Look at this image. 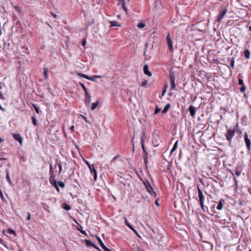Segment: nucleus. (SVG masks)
<instances>
[{
  "instance_id": "49",
  "label": "nucleus",
  "mask_w": 251,
  "mask_h": 251,
  "mask_svg": "<svg viewBox=\"0 0 251 251\" xmlns=\"http://www.w3.org/2000/svg\"><path fill=\"white\" fill-rule=\"evenodd\" d=\"M167 85H166V86H165V88H164V89L162 91V96H163L164 95V94H165V93L166 92V89H167Z\"/></svg>"
},
{
  "instance_id": "22",
  "label": "nucleus",
  "mask_w": 251,
  "mask_h": 251,
  "mask_svg": "<svg viewBox=\"0 0 251 251\" xmlns=\"http://www.w3.org/2000/svg\"><path fill=\"white\" fill-rule=\"evenodd\" d=\"M170 107H171V104L170 103H168L167 104H166V106H165L164 108L162 110V113H167V112L168 111L169 109L170 108Z\"/></svg>"
},
{
  "instance_id": "35",
  "label": "nucleus",
  "mask_w": 251,
  "mask_h": 251,
  "mask_svg": "<svg viewBox=\"0 0 251 251\" xmlns=\"http://www.w3.org/2000/svg\"><path fill=\"white\" fill-rule=\"evenodd\" d=\"M57 185H58L62 188H63L65 187V184L62 181H59L57 182Z\"/></svg>"
},
{
  "instance_id": "7",
  "label": "nucleus",
  "mask_w": 251,
  "mask_h": 251,
  "mask_svg": "<svg viewBox=\"0 0 251 251\" xmlns=\"http://www.w3.org/2000/svg\"><path fill=\"white\" fill-rule=\"evenodd\" d=\"M227 9L226 8H222L220 11V13L219 15V17L217 19V22H219L222 21V20L223 19L225 15L227 13Z\"/></svg>"
},
{
  "instance_id": "52",
  "label": "nucleus",
  "mask_w": 251,
  "mask_h": 251,
  "mask_svg": "<svg viewBox=\"0 0 251 251\" xmlns=\"http://www.w3.org/2000/svg\"><path fill=\"white\" fill-rule=\"evenodd\" d=\"M81 117L83 118V119L86 123H89V121L85 116L81 115Z\"/></svg>"
},
{
  "instance_id": "45",
  "label": "nucleus",
  "mask_w": 251,
  "mask_h": 251,
  "mask_svg": "<svg viewBox=\"0 0 251 251\" xmlns=\"http://www.w3.org/2000/svg\"><path fill=\"white\" fill-rule=\"evenodd\" d=\"M42 205L45 210H48V208H49L48 205H47L46 203H42Z\"/></svg>"
},
{
  "instance_id": "54",
  "label": "nucleus",
  "mask_w": 251,
  "mask_h": 251,
  "mask_svg": "<svg viewBox=\"0 0 251 251\" xmlns=\"http://www.w3.org/2000/svg\"><path fill=\"white\" fill-rule=\"evenodd\" d=\"M92 246L93 247H94V248H95L96 249H97V250H98L100 251V250L99 249V248H98V247H97L95 244H94V243H93V244H92Z\"/></svg>"
},
{
  "instance_id": "55",
  "label": "nucleus",
  "mask_w": 251,
  "mask_h": 251,
  "mask_svg": "<svg viewBox=\"0 0 251 251\" xmlns=\"http://www.w3.org/2000/svg\"><path fill=\"white\" fill-rule=\"evenodd\" d=\"M0 98L2 100H4V96L1 92H0Z\"/></svg>"
},
{
  "instance_id": "29",
  "label": "nucleus",
  "mask_w": 251,
  "mask_h": 251,
  "mask_svg": "<svg viewBox=\"0 0 251 251\" xmlns=\"http://www.w3.org/2000/svg\"><path fill=\"white\" fill-rule=\"evenodd\" d=\"M14 8L15 10L17 11L19 14H22V12L20 8V7L18 5L14 6Z\"/></svg>"
},
{
  "instance_id": "34",
  "label": "nucleus",
  "mask_w": 251,
  "mask_h": 251,
  "mask_svg": "<svg viewBox=\"0 0 251 251\" xmlns=\"http://www.w3.org/2000/svg\"><path fill=\"white\" fill-rule=\"evenodd\" d=\"M146 25L144 23H139L137 25V27L139 28H142L145 27Z\"/></svg>"
},
{
  "instance_id": "32",
  "label": "nucleus",
  "mask_w": 251,
  "mask_h": 251,
  "mask_svg": "<svg viewBox=\"0 0 251 251\" xmlns=\"http://www.w3.org/2000/svg\"><path fill=\"white\" fill-rule=\"evenodd\" d=\"M87 246H92L93 243L91 242L90 240L86 239L84 240Z\"/></svg>"
},
{
  "instance_id": "59",
  "label": "nucleus",
  "mask_w": 251,
  "mask_h": 251,
  "mask_svg": "<svg viewBox=\"0 0 251 251\" xmlns=\"http://www.w3.org/2000/svg\"><path fill=\"white\" fill-rule=\"evenodd\" d=\"M30 216H31V215H30V213H28V217H27V219H28V220H29L30 219Z\"/></svg>"
},
{
  "instance_id": "62",
  "label": "nucleus",
  "mask_w": 251,
  "mask_h": 251,
  "mask_svg": "<svg viewBox=\"0 0 251 251\" xmlns=\"http://www.w3.org/2000/svg\"><path fill=\"white\" fill-rule=\"evenodd\" d=\"M137 251H143V250L140 249L139 247H137Z\"/></svg>"
},
{
  "instance_id": "10",
  "label": "nucleus",
  "mask_w": 251,
  "mask_h": 251,
  "mask_svg": "<svg viewBox=\"0 0 251 251\" xmlns=\"http://www.w3.org/2000/svg\"><path fill=\"white\" fill-rule=\"evenodd\" d=\"M12 136L15 140L18 141L20 143V144L22 145L23 142V138L20 134L18 133H13Z\"/></svg>"
},
{
  "instance_id": "23",
  "label": "nucleus",
  "mask_w": 251,
  "mask_h": 251,
  "mask_svg": "<svg viewBox=\"0 0 251 251\" xmlns=\"http://www.w3.org/2000/svg\"><path fill=\"white\" fill-rule=\"evenodd\" d=\"M111 25L112 26H121V25H120L118 22L116 21H113L112 22H110Z\"/></svg>"
},
{
  "instance_id": "38",
  "label": "nucleus",
  "mask_w": 251,
  "mask_h": 251,
  "mask_svg": "<svg viewBox=\"0 0 251 251\" xmlns=\"http://www.w3.org/2000/svg\"><path fill=\"white\" fill-rule=\"evenodd\" d=\"M32 123L35 126L37 125V120L34 116H32Z\"/></svg>"
},
{
  "instance_id": "41",
  "label": "nucleus",
  "mask_w": 251,
  "mask_h": 251,
  "mask_svg": "<svg viewBox=\"0 0 251 251\" xmlns=\"http://www.w3.org/2000/svg\"><path fill=\"white\" fill-rule=\"evenodd\" d=\"M0 197L2 200V201H5V199H4V196H3V193H2V192L1 191V189H0Z\"/></svg>"
},
{
  "instance_id": "47",
  "label": "nucleus",
  "mask_w": 251,
  "mask_h": 251,
  "mask_svg": "<svg viewBox=\"0 0 251 251\" xmlns=\"http://www.w3.org/2000/svg\"><path fill=\"white\" fill-rule=\"evenodd\" d=\"M238 84H239V85H244L243 80L241 78H239L238 79Z\"/></svg>"
},
{
  "instance_id": "1",
  "label": "nucleus",
  "mask_w": 251,
  "mask_h": 251,
  "mask_svg": "<svg viewBox=\"0 0 251 251\" xmlns=\"http://www.w3.org/2000/svg\"><path fill=\"white\" fill-rule=\"evenodd\" d=\"M50 181L51 185L55 187L56 190L59 192V189L58 187V185H57V182L56 180L55 179V176H53V170L52 166V164L50 163Z\"/></svg>"
},
{
  "instance_id": "16",
  "label": "nucleus",
  "mask_w": 251,
  "mask_h": 251,
  "mask_svg": "<svg viewBox=\"0 0 251 251\" xmlns=\"http://www.w3.org/2000/svg\"><path fill=\"white\" fill-rule=\"evenodd\" d=\"M228 61L230 62V65L232 68H234V58L233 57L232 58H227Z\"/></svg>"
},
{
  "instance_id": "20",
  "label": "nucleus",
  "mask_w": 251,
  "mask_h": 251,
  "mask_svg": "<svg viewBox=\"0 0 251 251\" xmlns=\"http://www.w3.org/2000/svg\"><path fill=\"white\" fill-rule=\"evenodd\" d=\"M6 172L7 173V174H6V179L7 180V181H8L9 183L10 184V185H12V181L10 178V175H9V170L7 169L6 170Z\"/></svg>"
},
{
  "instance_id": "37",
  "label": "nucleus",
  "mask_w": 251,
  "mask_h": 251,
  "mask_svg": "<svg viewBox=\"0 0 251 251\" xmlns=\"http://www.w3.org/2000/svg\"><path fill=\"white\" fill-rule=\"evenodd\" d=\"M146 138V132H145V131H143V134H142V137H141V142H143V143H144V140H145V139Z\"/></svg>"
},
{
  "instance_id": "57",
  "label": "nucleus",
  "mask_w": 251,
  "mask_h": 251,
  "mask_svg": "<svg viewBox=\"0 0 251 251\" xmlns=\"http://www.w3.org/2000/svg\"><path fill=\"white\" fill-rule=\"evenodd\" d=\"M155 204H156V206H159V203L158 201L157 200H156L155 201Z\"/></svg>"
},
{
  "instance_id": "30",
  "label": "nucleus",
  "mask_w": 251,
  "mask_h": 251,
  "mask_svg": "<svg viewBox=\"0 0 251 251\" xmlns=\"http://www.w3.org/2000/svg\"><path fill=\"white\" fill-rule=\"evenodd\" d=\"M32 107H34L36 112L37 114H39L40 113L39 108L38 107V106L36 104H34L32 103Z\"/></svg>"
},
{
  "instance_id": "61",
  "label": "nucleus",
  "mask_w": 251,
  "mask_h": 251,
  "mask_svg": "<svg viewBox=\"0 0 251 251\" xmlns=\"http://www.w3.org/2000/svg\"><path fill=\"white\" fill-rule=\"evenodd\" d=\"M0 243L3 244V241L0 238Z\"/></svg>"
},
{
  "instance_id": "51",
  "label": "nucleus",
  "mask_w": 251,
  "mask_h": 251,
  "mask_svg": "<svg viewBox=\"0 0 251 251\" xmlns=\"http://www.w3.org/2000/svg\"><path fill=\"white\" fill-rule=\"evenodd\" d=\"M119 2H120L122 5H124L126 4V1L125 0H118Z\"/></svg>"
},
{
  "instance_id": "36",
  "label": "nucleus",
  "mask_w": 251,
  "mask_h": 251,
  "mask_svg": "<svg viewBox=\"0 0 251 251\" xmlns=\"http://www.w3.org/2000/svg\"><path fill=\"white\" fill-rule=\"evenodd\" d=\"M141 144H142V148L143 149V151H144L145 155H148V152H147V151L145 149V146H144V143H143V141L142 142Z\"/></svg>"
},
{
  "instance_id": "2",
  "label": "nucleus",
  "mask_w": 251,
  "mask_h": 251,
  "mask_svg": "<svg viewBox=\"0 0 251 251\" xmlns=\"http://www.w3.org/2000/svg\"><path fill=\"white\" fill-rule=\"evenodd\" d=\"M198 197L199 198V202L201 205V207L203 210V212L205 211V209H207V207H205L204 205V197L203 196V193L201 189L200 188L199 186H198Z\"/></svg>"
},
{
  "instance_id": "11",
  "label": "nucleus",
  "mask_w": 251,
  "mask_h": 251,
  "mask_svg": "<svg viewBox=\"0 0 251 251\" xmlns=\"http://www.w3.org/2000/svg\"><path fill=\"white\" fill-rule=\"evenodd\" d=\"M188 110L190 112V115L192 117H195L196 112L195 108L193 105H190L189 107Z\"/></svg>"
},
{
  "instance_id": "27",
  "label": "nucleus",
  "mask_w": 251,
  "mask_h": 251,
  "mask_svg": "<svg viewBox=\"0 0 251 251\" xmlns=\"http://www.w3.org/2000/svg\"><path fill=\"white\" fill-rule=\"evenodd\" d=\"M79 85L81 86V87L84 91L85 94L89 92L87 88L85 86L83 83L79 82Z\"/></svg>"
},
{
  "instance_id": "44",
  "label": "nucleus",
  "mask_w": 251,
  "mask_h": 251,
  "mask_svg": "<svg viewBox=\"0 0 251 251\" xmlns=\"http://www.w3.org/2000/svg\"><path fill=\"white\" fill-rule=\"evenodd\" d=\"M144 161H145V164L147 166V163H148V155H145L144 156Z\"/></svg>"
},
{
  "instance_id": "18",
  "label": "nucleus",
  "mask_w": 251,
  "mask_h": 251,
  "mask_svg": "<svg viewBox=\"0 0 251 251\" xmlns=\"http://www.w3.org/2000/svg\"><path fill=\"white\" fill-rule=\"evenodd\" d=\"M244 54L246 58L248 59L250 58V51L249 50H245L244 51Z\"/></svg>"
},
{
  "instance_id": "25",
  "label": "nucleus",
  "mask_w": 251,
  "mask_h": 251,
  "mask_svg": "<svg viewBox=\"0 0 251 251\" xmlns=\"http://www.w3.org/2000/svg\"><path fill=\"white\" fill-rule=\"evenodd\" d=\"M177 143L178 141H176V143L174 144L173 147L171 150V153H172L174 151H175L177 147Z\"/></svg>"
},
{
  "instance_id": "15",
  "label": "nucleus",
  "mask_w": 251,
  "mask_h": 251,
  "mask_svg": "<svg viewBox=\"0 0 251 251\" xmlns=\"http://www.w3.org/2000/svg\"><path fill=\"white\" fill-rule=\"evenodd\" d=\"M96 237L100 247L102 248L103 250H104L106 247L104 245L102 240L99 237H98V236H96Z\"/></svg>"
},
{
  "instance_id": "19",
  "label": "nucleus",
  "mask_w": 251,
  "mask_h": 251,
  "mask_svg": "<svg viewBox=\"0 0 251 251\" xmlns=\"http://www.w3.org/2000/svg\"><path fill=\"white\" fill-rule=\"evenodd\" d=\"M100 77H101V76L100 75H94L91 76H89L88 80L95 81H96V78Z\"/></svg>"
},
{
  "instance_id": "14",
  "label": "nucleus",
  "mask_w": 251,
  "mask_h": 251,
  "mask_svg": "<svg viewBox=\"0 0 251 251\" xmlns=\"http://www.w3.org/2000/svg\"><path fill=\"white\" fill-rule=\"evenodd\" d=\"M225 202V200L224 199H221L218 204V205L217 206V209L220 210L222 209L223 204H224Z\"/></svg>"
},
{
  "instance_id": "28",
  "label": "nucleus",
  "mask_w": 251,
  "mask_h": 251,
  "mask_svg": "<svg viewBox=\"0 0 251 251\" xmlns=\"http://www.w3.org/2000/svg\"><path fill=\"white\" fill-rule=\"evenodd\" d=\"M56 164L57 165H58V166L59 167V174H60L61 172V171H62V164H61V162L60 161H57Z\"/></svg>"
},
{
  "instance_id": "50",
  "label": "nucleus",
  "mask_w": 251,
  "mask_h": 251,
  "mask_svg": "<svg viewBox=\"0 0 251 251\" xmlns=\"http://www.w3.org/2000/svg\"><path fill=\"white\" fill-rule=\"evenodd\" d=\"M122 7L124 9V10L127 13V8L126 6V4L124 5H122Z\"/></svg>"
},
{
  "instance_id": "26",
  "label": "nucleus",
  "mask_w": 251,
  "mask_h": 251,
  "mask_svg": "<svg viewBox=\"0 0 251 251\" xmlns=\"http://www.w3.org/2000/svg\"><path fill=\"white\" fill-rule=\"evenodd\" d=\"M78 230H79L82 234L85 235V236H87V234L85 231L82 229V227L80 226V227H77Z\"/></svg>"
},
{
  "instance_id": "40",
  "label": "nucleus",
  "mask_w": 251,
  "mask_h": 251,
  "mask_svg": "<svg viewBox=\"0 0 251 251\" xmlns=\"http://www.w3.org/2000/svg\"><path fill=\"white\" fill-rule=\"evenodd\" d=\"M235 174L236 176H239L241 175V171H239L238 169H236L235 170Z\"/></svg>"
},
{
  "instance_id": "13",
  "label": "nucleus",
  "mask_w": 251,
  "mask_h": 251,
  "mask_svg": "<svg viewBox=\"0 0 251 251\" xmlns=\"http://www.w3.org/2000/svg\"><path fill=\"white\" fill-rule=\"evenodd\" d=\"M143 71L146 75L151 76L152 75L151 73L149 71V66L148 65H145L143 68Z\"/></svg>"
},
{
  "instance_id": "24",
  "label": "nucleus",
  "mask_w": 251,
  "mask_h": 251,
  "mask_svg": "<svg viewBox=\"0 0 251 251\" xmlns=\"http://www.w3.org/2000/svg\"><path fill=\"white\" fill-rule=\"evenodd\" d=\"M44 75L46 79H48V69L47 68H44Z\"/></svg>"
},
{
  "instance_id": "64",
  "label": "nucleus",
  "mask_w": 251,
  "mask_h": 251,
  "mask_svg": "<svg viewBox=\"0 0 251 251\" xmlns=\"http://www.w3.org/2000/svg\"><path fill=\"white\" fill-rule=\"evenodd\" d=\"M249 30L251 31V25L249 27Z\"/></svg>"
},
{
  "instance_id": "60",
  "label": "nucleus",
  "mask_w": 251,
  "mask_h": 251,
  "mask_svg": "<svg viewBox=\"0 0 251 251\" xmlns=\"http://www.w3.org/2000/svg\"><path fill=\"white\" fill-rule=\"evenodd\" d=\"M51 15H52V16L53 17H56V16H57L56 14H54V13H52V12H51Z\"/></svg>"
},
{
  "instance_id": "53",
  "label": "nucleus",
  "mask_w": 251,
  "mask_h": 251,
  "mask_svg": "<svg viewBox=\"0 0 251 251\" xmlns=\"http://www.w3.org/2000/svg\"><path fill=\"white\" fill-rule=\"evenodd\" d=\"M86 44V41L85 39H83L82 41V45L85 46Z\"/></svg>"
},
{
  "instance_id": "48",
  "label": "nucleus",
  "mask_w": 251,
  "mask_h": 251,
  "mask_svg": "<svg viewBox=\"0 0 251 251\" xmlns=\"http://www.w3.org/2000/svg\"><path fill=\"white\" fill-rule=\"evenodd\" d=\"M85 163L87 165V166L89 169H90L92 167H93L94 166V165H91L89 163V162L87 160H85Z\"/></svg>"
},
{
  "instance_id": "12",
  "label": "nucleus",
  "mask_w": 251,
  "mask_h": 251,
  "mask_svg": "<svg viewBox=\"0 0 251 251\" xmlns=\"http://www.w3.org/2000/svg\"><path fill=\"white\" fill-rule=\"evenodd\" d=\"M90 170L91 171V174H93L94 180L96 181L97 178V172L95 168L94 165L90 169Z\"/></svg>"
},
{
  "instance_id": "4",
  "label": "nucleus",
  "mask_w": 251,
  "mask_h": 251,
  "mask_svg": "<svg viewBox=\"0 0 251 251\" xmlns=\"http://www.w3.org/2000/svg\"><path fill=\"white\" fill-rule=\"evenodd\" d=\"M170 80L171 82V89L173 90L176 87V85L175 83V75L174 71L172 70L170 71Z\"/></svg>"
},
{
  "instance_id": "43",
  "label": "nucleus",
  "mask_w": 251,
  "mask_h": 251,
  "mask_svg": "<svg viewBox=\"0 0 251 251\" xmlns=\"http://www.w3.org/2000/svg\"><path fill=\"white\" fill-rule=\"evenodd\" d=\"M160 108H159L157 106V105H156L155 110L154 111V114H157L158 113H159L160 111Z\"/></svg>"
},
{
  "instance_id": "31",
  "label": "nucleus",
  "mask_w": 251,
  "mask_h": 251,
  "mask_svg": "<svg viewBox=\"0 0 251 251\" xmlns=\"http://www.w3.org/2000/svg\"><path fill=\"white\" fill-rule=\"evenodd\" d=\"M63 208L66 210H69L71 209V206L67 203L63 204Z\"/></svg>"
},
{
  "instance_id": "56",
  "label": "nucleus",
  "mask_w": 251,
  "mask_h": 251,
  "mask_svg": "<svg viewBox=\"0 0 251 251\" xmlns=\"http://www.w3.org/2000/svg\"><path fill=\"white\" fill-rule=\"evenodd\" d=\"M120 157V155H118L117 156H116L115 157H114L113 159V160L111 161V162H112L113 161H114L115 160H116L117 158H119Z\"/></svg>"
},
{
  "instance_id": "42",
  "label": "nucleus",
  "mask_w": 251,
  "mask_h": 251,
  "mask_svg": "<svg viewBox=\"0 0 251 251\" xmlns=\"http://www.w3.org/2000/svg\"><path fill=\"white\" fill-rule=\"evenodd\" d=\"M246 86L244 85H242V87L240 89V91L241 92H244L246 90Z\"/></svg>"
},
{
  "instance_id": "63",
  "label": "nucleus",
  "mask_w": 251,
  "mask_h": 251,
  "mask_svg": "<svg viewBox=\"0 0 251 251\" xmlns=\"http://www.w3.org/2000/svg\"><path fill=\"white\" fill-rule=\"evenodd\" d=\"M213 61L214 62H215L216 63H218V61L217 60H215V59H213Z\"/></svg>"
},
{
  "instance_id": "58",
  "label": "nucleus",
  "mask_w": 251,
  "mask_h": 251,
  "mask_svg": "<svg viewBox=\"0 0 251 251\" xmlns=\"http://www.w3.org/2000/svg\"><path fill=\"white\" fill-rule=\"evenodd\" d=\"M74 126H72L71 127H70V129L72 131H74Z\"/></svg>"
},
{
  "instance_id": "9",
  "label": "nucleus",
  "mask_w": 251,
  "mask_h": 251,
  "mask_svg": "<svg viewBox=\"0 0 251 251\" xmlns=\"http://www.w3.org/2000/svg\"><path fill=\"white\" fill-rule=\"evenodd\" d=\"M91 97L90 94L88 92L85 94V104L87 107H89L91 103Z\"/></svg>"
},
{
  "instance_id": "33",
  "label": "nucleus",
  "mask_w": 251,
  "mask_h": 251,
  "mask_svg": "<svg viewBox=\"0 0 251 251\" xmlns=\"http://www.w3.org/2000/svg\"><path fill=\"white\" fill-rule=\"evenodd\" d=\"M78 75H79V76L81 77H83V78H86V79H88V78H89V76L88 75H85L84 74H81V73H78Z\"/></svg>"
},
{
  "instance_id": "5",
  "label": "nucleus",
  "mask_w": 251,
  "mask_h": 251,
  "mask_svg": "<svg viewBox=\"0 0 251 251\" xmlns=\"http://www.w3.org/2000/svg\"><path fill=\"white\" fill-rule=\"evenodd\" d=\"M235 133V130L234 129H232V130H231V129L228 130L226 134V140L230 142L231 140V139L234 135Z\"/></svg>"
},
{
  "instance_id": "6",
  "label": "nucleus",
  "mask_w": 251,
  "mask_h": 251,
  "mask_svg": "<svg viewBox=\"0 0 251 251\" xmlns=\"http://www.w3.org/2000/svg\"><path fill=\"white\" fill-rule=\"evenodd\" d=\"M166 41H167V43L168 46L169 47V50L171 52H173L174 49H173V41L171 38L170 33H168V34L167 36Z\"/></svg>"
},
{
  "instance_id": "17",
  "label": "nucleus",
  "mask_w": 251,
  "mask_h": 251,
  "mask_svg": "<svg viewBox=\"0 0 251 251\" xmlns=\"http://www.w3.org/2000/svg\"><path fill=\"white\" fill-rule=\"evenodd\" d=\"M126 225L127 226H128V227H129V228H130V229H131L133 231H134V233H136V234H137L138 236H139V235H138V233H137V231H136V230H135V229L132 227V226L131 225H130V224L127 222V220H126Z\"/></svg>"
},
{
  "instance_id": "21",
  "label": "nucleus",
  "mask_w": 251,
  "mask_h": 251,
  "mask_svg": "<svg viewBox=\"0 0 251 251\" xmlns=\"http://www.w3.org/2000/svg\"><path fill=\"white\" fill-rule=\"evenodd\" d=\"M100 101L99 100H97L96 102L93 103L91 106V110H94L98 105L99 104Z\"/></svg>"
},
{
  "instance_id": "8",
  "label": "nucleus",
  "mask_w": 251,
  "mask_h": 251,
  "mask_svg": "<svg viewBox=\"0 0 251 251\" xmlns=\"http://www.w3.org/2000/svg\"><path fill=\"white\" fill-rule=\"evenodd\" d=\"M244 140L248 149V151L249 152L251 151V143L250 139L248 137L247 133L246 132L244 134Z\"/></svg>"
},
{
  "instance_id": "39",
  "label": "nucleus",
  "mask_w": 251,
  "mask_h": 251,
  "mask_svg": "<svg viewBox=\"0 0 251 251\" xmlns=\"http://www.w3.org/2000/svg\"><path fill=\"white\" fill-rule=\"evenodd\" d=\"M8 233H9L10 234H14V235H16V232H15V231L13 229H11V228H9V229H8Z\"/></svg>"
},
{
  "instance_id": "3",
  "label": "nucleus",
  "mask_w": 251,
  "mask_h": 251,
  "mask_svg": "<svg viewBox=\"0 0 251 251\" xmlns=\"http://www.w3.org/2000/svg\"><path fill=\"white\" fill-rule=\"evenodd\" d=\"M144 184L147 189V191L151 194L152 197L155 198L157 196L156 192L153 190V188L148 181H144Z\"/></svg>"
},
{
  "instance_id": "46",
  "label": "nucleus",
  "mask_w": 251,
  "mask_h": 251,
  "mask_svg": "<svg viewBox=\"0 0 251 251\" xmlns=\"http://www.w3.org/2000/svg\"><path fill=\"white\" fill-rule=\"evenodd\" d=\"M147 84V80H145L142 82L141 84V86L142 87H145Z\"/></svg>"
}]
</instances>
